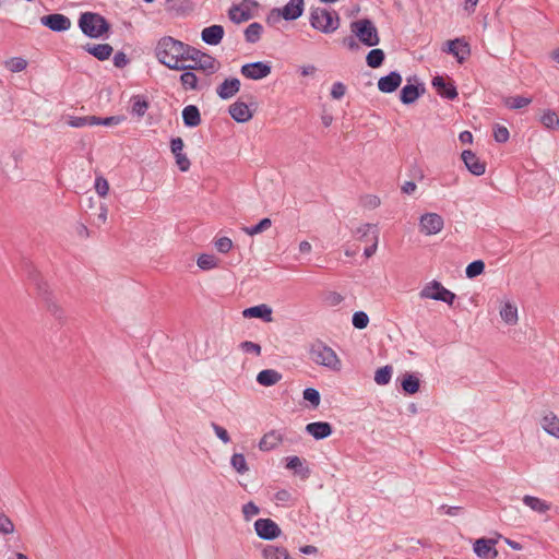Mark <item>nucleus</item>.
I'll list each match as a JSON object with an SVG mask.
<instances>
[{"instance_id": "nucleus-1", "label": "nucleus", "mask_w": 559, "mask_h": 559, "mask_svg": "<svg viewBox=\"0 0 559 559\" xmlns=\"http://www.w3.org/2000/svg\"><path fill=\"white\" fill-rule=\"evenodd\" d=\"M157 60L173 70H187L188 67L182 63L185 55L189 52V45L175 39L171 36L162 37L154 49Z\"/></svg>"}, {"instance_id": "nucleus-2", "label": "nucleus", "mask_w": 559, "mask_h": 559, "mask_svg": "<svg viewBox=\"0 0 559 559\" xmlns=\"http://www.w3.org/2000/svg\"><path fill=\"white\" fill-rule=\"evenodd\" d=\"M309 358L314 364L332 371L342 369V361L337 354L321 341L313 342L309 347Z\"/></svg>"}, {"instance_id": "nucleus-3", "label": "nucleus", "mask_w": 559, "mask_h": 559, "mask_svg": "<svg viewBox=\"0 0 559 559\" xmlns=\"http://www.w3.org/2000/svg\"><path fill=\"white\" fill-rule=\"evenodd\" d=\"M310 25L324 34L335 32L340 26V16L335 11L324 8H314L310 12Z\"/></svg>"}, {"instance_id": "nucleus-4", "label": "nucleus", "mask_w": 559, "mask_h": 559, "mask_svg": "<svg viewBox=\"0 0 559 559\" xmlns=\"http://www.w3.org/2000/svg\"><path fill=\"white\" fill-rule=\"evenodd\" d=\"M350 31L366 47H376L380 43L378 29L369 19L353 21L350 23Z\"/></svg>"}, {"instance_id": "nucleus-5", "label": "nucleus", "mask_w": 559, "mask_h": 559, "mask_svg": "<svg viewBox=\"0 0 559 559\" xmlns=\"http://www.w3.org/2000/svg\"><path fill=\"white\" fill-rule=\"evenodd\" d=\"M79 26L84 35L91 38H98L109 29V24L104 16L98 13H82L79 20Z\"/></svg>"}, {"instance_id": "nucleus-6", "label": "nucleus", "mask_w": 559, "mask_h": 559, "mask_svg": "<svg viewBox=\"0 0 559 559\" xmlns=\"http://www.w3.org/2000/svg\"><path fill=\"white\" fill-rule=\"evenodd\" d=\"M423 299H433L443 301L449 306L453 305L456 296L451 290L447 289L440 282L432 281L428 283L419 293Z\"/></svg>"}, {"instance_id": "nucleus-7", "label": "nucleus", "mask_w": 559, "mask_h": 559, "mask_svg": "<svg viewBox=\"0 0 559 559\" xmlns=\"http://www.w3.org/2000/svg\"><path fill=\"white\" fill-rule=\"evenodd\" d=\"M304 13V0H289L282 9L275 8L267 16V22L273 23L280 17L286 21H294Z\"/></svg>"}, {"instance_id": "nucleus-8", "label": "nucleus", "mask_w": 559, "mask_h": 559, "mask_svg": "<svg viewBox=\"0 0 559 559\" xmlns=\"http://www.w3.org/2000/svg\"><path fill=\"white\" fill-rule=\"evenodd\" d=\"M444 221L437 213H426L420 216L419 229L427 236L436 235L443 229Z\"/></svg>"}, {"instance_id": "nucleus-9", "label": "nucleus", "mask_w": 559, "mask_h": 559, "mask_svg": "<svg viewBox=\"0 0 559 559\" xmlns=\"http://www.w3.org/2000/svg\"><path fill=\"white\" fill-rule=\"evenodd\" d=\"M257 5L258 3L254 0H242L241 3L229 9V19L237 24L247 22L252 17L251 10Z\"/></svg>"}, {"instance_id": "nucleus-10", "label": "nucleus", "mask_w": 559, "mask_h": 559, "mask_svg": "<svg viewBox=\"0 0 559 559\" xmlns=\"http://www.w3.org/2000/svg\"><path fill=\"white\" fill-rule=\"evenodd\" d=\"M254 531L260 538L265 540H273L282 533L280 526L271 519H258L254 522Z\"/></svg>"}, {"instance_id": "nucleus-11", "label": "nucleus", "mask_w": 559, "mask_h": 559, "mask_svg": "<svg viewBox=\"0 0 559 559\" xmlns=\"http://www.w3.org/2000/svg\"><path fill=\"white\" fill-rule=\"evenodd\" d=\"M271 66L266 62L257 61L246 63L241 67L240 72L250 80H262L271 73Z\"/></svg>"}, {"instance_id": "nucleus-12", "label": "nucleus", "mask_w": 559, "mask_h": 559, "mask_svg": "<svg viewBox=\"0 0 559 559\" xmlns=\"http://www.w3.org/2000/svg\"><path fill=\"white\" fill-rule=\"evenodd\" d=\"M38 294L41 300L45 302L47 311L55 318L62 319L64 316V311L61 308V306L58 305L57 300L55 299L52 293L48 289V287L46 285H39Z\"/></svg>"}, {"instance_id": "nucleus-13", "label": "nucleus", "mask_w": 559, "mask_h": 559, "mask_svg": "<svg viewBox=\"0 0 559 559\" xmlns=\"http://www.w3.org/2000/svg\"><path fill=\"white\" fill-rule=\"evenodd\" d=\"M40 23L53 32H64L71 27L70 19L60 13L44 15Z\"/></svg>"}, {"instance_id": "nucleus-14", "label": "nucleus", "mask_w": 559, "mask_h": 559, "mask_svg": "<svg viewBox=\"0 0 559 559\" xmlns=\"http://www.w3.org/2000/svg\"><path fill=\"white\" fill-rule=\"evenodd\" d=\"M411 79L407 80V84L402 87L400 99L405 105H411L415 103L424 93L425 86L421 83L412 84ZM417 82V79H414Z\"/></svg>"}, {"instance_id": "nucleus-15", "label": "nucleus", "mask_w": 559, "mask_h": 559, "mask_svg": "<svg viewBox=\"0 0 559 559\" xmlns=\"http://www.w3.org/2000/svg\"><path fill=\"white\" fill-rule=\"evenodd\" d=\"M495 544L493 539L479 538L475 540L473 550L481 559L495 558L498 555Z\"/></svg>"}, {"instance_id": "nucleus-16", "label": "nucleus", "mask_w": 559, "mask_h": 559, "mask_svg": "<svg viewBox=\"0 0 559 559\" xmlns=\"http://www.w3.org/2000/svg\"><path fill=\"white\" fill-rule=\"evenodd\" d=\"M447 46L448 48L444 49V51L453 55L460 63H462L471 53L468 44L461 38L449 40Z\"/></svg>"}, {"instance_id": "nucleus-17", "label": "nucleus", "mask_w": 559, "mask_h": 559, "mask_svg": "<svg viewBox=\"0 0 559 559\" xmlns=\"http://www.w3.org/2000/svg\"><path fill=\"white\" fill-rule=\"evenodd\" d=\"M240 81L237 78L225 79L216 88V93L222 99H229L240 90Z\"/></svg>"}, {"instance_id": "nucleus-18", "label": "nucleus", "mask_w": 559, "mask_h": 559, "mask_svg": "<svg viewBox=\"0 0 559 559\" xmlns=\"http://www.w3.org/2000/svg\"><path fill=\"white\" fill-rule=\"evenodd\" d=\"M402 83V75L397 71H392L388 75L381 76L378 81V88L382 93H393Z\"/></svg>"}, {"instance_id": "nucleus-19", "label": "nucleus", "mask_w": 559, "mask_h": 559, "mask_svg": "<svg viewBox=\"0 0 559 559\" xmlns=\"http://www.w3.org/2000/svg\"><path fill=\"white\" fill-rule=\"evenodd\" d=\"M284 436L278 430H271L263 435L259 441V449L262 452H269L276 449L283 442Z\"/></svg>"}, {"instance_id": "nucleus-20", "label": "nucleus", "mask_w": 559, "mask_h": 559, "mask_svg": "<svg viewBox=\"0 0 559 559\" xmlns=\"http://www.w3.org/2000/svg\"><path fill=\"white\" fill-rule=\"evenodd\" d=\"M432 86L443 98L452 100L457 97L455 85L452 82H447L442 76H435L432 79Z\"/></svg>"}, {"instance_id": "nucleus-21", "label": "nucleus", "mask_w": 559, "mask_h": 559, "mask_svg": "<svg viewBox=\"0 0 559 559\" xmlns=\"http://www.w3.org/2000/svg\"><path fill=\"white\" fill-rule=\"evenodd\" d=\"M224 37V27L222 25H211L202 29L201 38L202 40L211 46L218 45Z\"/></svg>"}, {"instance_id": "nucleus-22", "label": "nucleus", "mask_w": 559, "mask_h": 559, "mask_svg": "<svg viewBox=\"0 0 559 559\" xmlns=\"http://www.w3.org/2000/svg\"><path fill=\"white\" fill-rule=\"evenodd\" d=\"M229 115L237 122L243 123L252 118V111L243 102H236L229 106Z\"/></svg>"}, {"instance_id": "nucleus-23", "label": "nucleus", "mask_w": 559, "mask_h": 559, "mask_svg": "<svg viewBox=\"0 0 559 559\" xmlns=\"http://www.w3.org/2000/svg\"><path fill=\"white\" fill-rule=\"evenodd\" d=\"M462 159L466 168L475 176H481L485 170V164L472 151H464L462 153Z\"/></svg>"}, {"instance_id": "nucleus-24", "label": "nucleus", "mask_w": 559, "mask_h": 559, "mask_svg": "<svg viewBox=\"0 0 559 559\" xmlns=\"http://www.w3.org/2000/svg\"><path fill=\"white\" fill-rule=\"evenodd\" d=\"M306 431L316 440H322L332 435V426L326 421H314L306 426Z\"/></svg>"}, {"instance_id": "nucleus-25", "label": "nucleus", "mask_w": 559, "mask_h": 559, "mask_svg": "<svg viewBox=\"0 0 559 559\" xmlns=\"http://www.w3.org/2000/svg\"><path fill=\"white\" fill-rule=\"evenodd\" d=\"M23 153L21 151H13L3 162L2 171L8 177H19L17 170L22 162Z\"/></svg>"}, {"instance_id": "nucleus-26", "label": "nucleus", "mask_w": 559, "mask_h": 559, "mask_svg": "<svg viewBox=\"0 0 559 559\" xmlns=\"http://www.w3.org/2000/svg\"><path fill=\"white\" fill-rule=\"evenodd\" d=\"M187 67H188L187 70H192V69L203 70L207 74H213L218 70L219 63L214 57H212L207 53H204V56L201 57L198 60V62L194 63V66H187Z\"/></svg>"}, {"instance_id": "nucleus-27", "label": "nucleus", "mask_w": 559, "mask_h": 559, "mask_svg": "<svg viewBox=\"0 0 559 559\" xmlns=\"http://www.w3.org/2000/svg\"><path fill=\"white\" fill-rule=\"evenodd\" d=\"M183 124L188 128H195L201 124V114L195 105H188L182 109Z\"/></svg>"}, {"instance_id": "nucleus-28", "label": "nucleus", "mask_w": 559, "mask_h": 559, "mask_svg": "<svg viewBox=\"0 0 559 559\" xmlns=\"http://www.w3.org/2000/svg\"><path fill=\"white\" fill-rule=\"evenodd\" d=\"M522 501L526 507L538 514H545L551 508V504L548 501L530 495H525L522 498Z\"/></svg>"}, {"instance_id": "nucleus-29", "label": "nucleus", "mask_w": 559, "mask_h": 559, "mask_svg": "<svg viewBox=\"0 0 559 559\" xmlns=\"http://www.w3.org/2000/svg\"><path fill=\"white\" fill-rule=\"evenodd\" d=\"M245 318H260L265 322L272 321V309L267 305H258L243 310Z\"/></svg>"}, {"instance_id": "nucleus-30", "label": "nucleus", "mask_w": 559, "mask_h": 559, "mask_svg": "<svg viewBox=\"0 0 559 559\" xmlns=\"http://www.w3.org/2000/svg\"><path fill=\"white\" fill-rule=\"evenodd\" d=\"M286 468L294 471V473L301 478H308L310 476V469L305 464V461L301 460L299 456H288L286 457Z\"/></svg>"}, {"instance_id": "nucleus-31", "label": "nucleus", "mask_w": 559, "mask_h": 559, "mask_svg": "<svg viewBox=\"0 0 559 559\" xmlns=\"http://www.w3.org/2000/svg\"><path fill=\"white\" fill-rule=\"evenodd\" d=\"M542 428L550 436L559 439V417L552 412L547 413L540 420Z\"/></svg>"}, {"instance_id": "nucleus-32", "label": "nucleus", "mask_w": 559, "mask_h": 559, "mask_svg": "<svg viewBox=\"0 0 559 559\" xmlns=\"http://www.w3.org/2000/svg\"><path fill=\"white\" fill-rule=\"evenodd\" d=\"M85 50L100 61L107 60L114 51L109 44L86 45Z\"/></svg>"}, {"instance_id": "nucleus-33", "label": "nucleus", "mask_w": 559, "mask_h": 559, "mask_svg": "<svg viewBox=\"0 0 559 559\" xmlns=\"http://www.w3.org/2000/svg\"><path fill=\"white\" fill-rule=\"evenodd\" d=\"M282 374L274 369H264L257 376V382L263 386H271L281 381Z\"/></svg>"}, {"instance_id": "nucleus-34", "label": "nucleus", "mask_w": 559, "mask_h": 559, "mask_svg": "<svg viewBox=\"0 0 559 559\" xmlns=\"http://www.w3.org/2000/svg\"><path fill=\"white\" fill-rule=\"evenodd\" d=\"M263 559H293L285 547L266 545L262 550Z\"/></svg>"}, {"instance_id": "nucleus-35", "label": "nucleus", "mask_w": 559, "mask_h": 559, "mask_svg": "<svg viewBox=\"0 0 559 559\" xmlns=\"http://www.w3.org/2000/svg\"><path fill=\"white\" fill-rule=\"evenodd\" d=\"M539 122L547 130L555 131L559 129V116L552 109L544 110L539 117Z\"/></svg>"}, {"instance_id": "nucleus-36", "label": "nucleus", "mask_w": 559, "mask_h": 559, "mask_svg": "<svg viewBox=\"0 0 559 559\" xmlns=\"http://www.w3.org/2000/svg\"><path fill=\"white\" fill-rule=\"evenodd\" d=\"M373 233L379 237V228L376 224H362L354 230L357 238L362 241H372Z\"/></svg>"}, {"instance_id": "nucleus-37", "label": "nucleus", "mask_w": 559, "mask_h": 559, "mask_svg": "<svg viewBox=\"0 0 559 559\" xmlns=\"http://www.w3.org/2000/svg\"><path fill=\"white\" fill-rule=\"evenodd\" d=\"M500 317L507 324L514 325L519 320L518 308L511 302H506L500 309Z\"/></svg>"}, {"instance_id": "nucleus-38", "label": "nucleus", "mask_w": 559, "mask_h": 559, "mask_svg": "<svg viewBox=\"0 0 559 559\" xmlns=\"http://www.w3.org/2000/svg\"><path fill=\"white\" fill-rule=\"evenodd\" d=\"M263 32V26L258 23L253 22L245 29V38L247 43L255 44L260 40L261 35Z\"/></svg>"}, {"instance_id": "nucleus-39", "label": "nucleus", "mask_w": 559, "mask_h": 559, "mask_svg": "<svg viewBox=\"0 0 559 559\" xmlns=\"http://www.w3.org/2000/svg\"><path fill=\"white\" fill-rule=\"evenodd\" d=\"M132 108L131 112L132 115L138 116L139 118L143 117L148 109V103L142 95H135L131 98Z\"/></svg>"}, {"instance_id": "nucleus-40", "label": "nucleus", "mask_w": 559, "mask_h": 559, "mask_svg": "<svg viewBox=\"0 0 559 559\" xmlns=\"http://www.w3.org/2000/svg\"><path fill=\"white\" fill-rule=\"evenodd\" d=\"M384 58V51L382 49L374 48L368 52L366 57V62L370 68L376 69L382 66Z\"/></svg>"}, {"instance_id": "nucleus-41", "label": "nucleus", "mask_w": 559, "mask_h": 559, "mask_svg": "<svg viewBox=\"0 0 559 559\" xmlns=\"http://www.w3.org/2000/svg\"><path fill=\"white\" fill-rule=\"evenodd\" d=\"M503 103L509 109H521L528 106L532 103V98L524 96H510L504 98Z\"/></svg>"}, {"instance_id": "nucleus-42", "label": "nucleus", "mask_w": 559, "mask_h": 559, "mask_svg": "<svg viewBox=\"0 0 559 559\" xmlns=\"http://www.w3.org/2000/svg\"><path fill=\"white\" fill-rule=\"evenodd\" d=\"M401 385L406 393L414 394L419 390V379L414 374L406 373Z\"/></svg>"}, {"instance_id": "nucleus-43", "label": "nucleus", "mask_w": 559, "mask_h": 559, "mask_svg": "<svg viewBox=\"0 0 559 559\" xmlns=\"http://www.w3.org/2000/svg\"><path fill=\"white\" fill-rule=\"evenodd\" d=\"M230 465L238 474H245L249 471L246 457L241 453H234L231 455Z\"/></svg>"}, {"instance_id": "nucleus-44", "label": "nucleus", "mask_w": 559, "mask_h": 559, "mask_svg": "<svg viewBox=\"0 0 559 559\" xmlns=\"http://www.w3.org/2000/svg\"><path fill=\"white\" fill-rule=\"evenodd\" d=\"M4 67L10 72L16 73L26 69L27 61L22 57H12L4 61Z\"/></svg>"}, {"instance_id": "nucleus-45", "label": "nucleus", "mask_w": 559, "mask_h": 559, "mask_svg": "<svg viewBox=\"0 0 559 559\" xmlns=\"http://www.w3.org/2000/svg\"><path fill=\"white\" fill-rule=\"evenodd\" d=\"M393 368L391 366H384L379 368L374 373V381L379 385H385L390 382L392 377Z\"/></svg>"}, {"instance_id": "nucleus-46", "label": "nucleus", "mask_w": 559, "mask_h": 559, "mask_svg": "<svg viewBox=\"0 0 559 559\" xmlns=\"http://www.w3.org/2000/svg\"><path fill=\"white\" fill-rule=\"evenodd\" d=\"M180 82L182 84V86L186 88V90H197L198 88V78L197 75L191 72V71H185L181 75H180Z\"/></svg>"}, {"instance_id": "nucleus-47", "label": "nucleus", "mask_w": 559, "mask_h": 559, "mask_svg": "<svg viewBox=\"0 0 559 559\" xmlns=\"http://www.w3.org/2000/svg\"><path fill=\"white\" fill-rule=\"evenodd\" d=\"M197 264L202 270H211L217 265V259L214 254L204 253L198 258Z\"/></svg>"}, {"instance_id": "nucleus-48", "label": "nucleus", "mask_w": 559, "mask_h": 559, "mask_svg": "<svg viewBox=\"0 0 559 559\" xmlns=\"http://www.w3.org/2000/svg\"><path fill=\"white\" fill-rule=\"evenodd\" d=\"M271 225L272 222L270 218H263L254 226L243 227V231L249 236H253L266 230L267 228L271 227Z\"/></svg>"}, {"instance_id": "nucleus-49", "label": "nucleus", "mask_w": 559, "mask_h": 559, "mask_svg": "<svg viewBox=\"0 0 559 559\" xmlns=\"http://www.w3.org/2000/svg\"><path fill=\"white\" fill-rule=\"evenodd\" d=\"M484 270L485 263L481 260H476L467 265L465 273L468 278H473L480 275L484 272Z\"/></svg>"}, {"instance_id": "nucleus-50", "label": "nucleus", "mask_w": 559, "mask_h": 559, "mask_svg": "<svg viewBox=\"0 0 559 559\" xmlns=\"http://www.w3.org/2000/svg\"><path fill=\"white\" fill-rule=\"evenodd\" d=\"M302 396L306 401L310 402L313 408H317L320 405V393L314 388H307L304 390Z\"/></svg>"}, {"instance_id": "nucleus-51", "label": "nucleus", "mask_w": 559, "mask_h": 559, "mask_svg": "<svg viewBox=\"0 0 559 559\" xmlns=\"http://www.w3.org/2000/svg\"><path fill=\"white\" fill-rule=\"evenodd\" d=\"M273 500L276 504L289 506L293 503V496L287 489H281L275 492Z\"/></svg>"}, {"instance_id": "nucleus-52", "label": "nucleus", "mask_w": 559, "mask_h": 559, "mask_svg": "<svg viewBox=\"0 0 559 559\" xmlns=\"http://www.w3.org/2000/svg\"><path fill=\"white\" fill-rule=\"evenodd\" d=\"M122 120H123V118L121 116H111V117H105V118L94 116L93 122H94V126L110 127V126H117V124L121 123Z\"/></svg>"}, {"instance_id": "nucleus-53", "label": "nucleus", "mask_w": 559, "mask_h": 559, "mask_svg": "<svg viewBox=\"0 0 559 559\" xmlns=\"http://www.w3.org/2000/svg\"><path fill=\"white\" fill-rule=\"evenodd\" d=\"M352 323L356 329L362 330L369 323V317L364 311H357L353 314Z\"/></svg>"}, {"instance_id": "nucleus-54", "label": "nucleus", "mask_w": 559, "mask_h": 559, "mask_svg": "<svg viewBox=\"0 0 559 559\" xmlns=\"http://www.w3.org/2000/svg\"><path fill=\"white\" fill-rule=\"evenodd\" d=\"M493 138L498 143H506L510 138L509 130L504 126L495 124Z\"/></svg>"}, {"instance_id": "nucleus-55", "label": "nucleus", "mask_w": 559, "mask_h": 559, "mask_svg": "<svg viewBox=\"0 0 559 559\" xmlns=\"http://www.w3.org/2000/svg\"><path fill=\"white\" fill-rule=\"evenodd\" d=\"M360 204L366 209L373 210V209H377L381 204V201L378 195L366 194V195L361 197Z\"/></svg>"}, {"instance_id": "nucleus-56", "label": "nucleus", "mask_w": 559, "mask_h": 559, "mask_svg": "<svg viewBox=\"0 0 559 559\" xmlns=\"http://www.w3.org/2000/svg\"><path fill=\"white\" fill-rule=\"evenodd\" d=\"M94 116H84V117H72L69 121V124L73 128H82L85 126H94Z\"/></svg>"}, {"instance_id": "nucleus-57", "label": "nucleus", "mask_w": 559, "mask_h": 559, "mask_svg": "<svg viewBox=\"0 0 559 559\" xmlns=\"http://www.w3.org/2000/svg\"><path fill=\"white\" fill-rule=\"evenodd\" d=\"M14 532L13 522L3 513H0V533L9 535Z\"/></svg>"}, {"instance_id": "nucleus-58", "label": "nucleus", "mask_w": 559, "mask_h": 559, "mask_svg": "<svg viewBox=\"0 0 559 559\" xmlns=\"http://www.w3.org/2000/svg\"><path fill=\"white\" fill-rule=\"evenodd\" d=\"M260 513L259 507L250 501L242 506V514L246 520H250L251 518L258 515Z\"/></svg>"}, {"instance_id": "nucleus-59", "label": "nucleus", "mask_w": 559, "mask_h": 559, "mask_svg": "<svg viewBox=\"0 0 559 559\" xmlns=\"http://www.w3.org/2000/svg\"><path fill=\"white\" fill-rule=\"evenodd\" d=\"M215 248L222 253H227L233 248V241L228 237H221L215 241Z\"/></svg>"}, {"instance_id": "nucleus-60", "label": "nucleus", "mask_w": 559, "mask_h": 559, "mask_svg": "<svg viewBox=\"0 0 559 559\" xmlns=\"http://www.w3.org/2000/svg\"><path fill=\"white\" fill-rule=\"evenodd\" d=\"M95 190L100 197H106L109 191V183L104 177L95 179Z\"/></svg>"}, {"instance_id": "nucleus-61", "label": "nucleus", "mask_w": 559, "mask_h": 559, "mask_svg": "<svg viewBox=\"0 0 559 559\" xmlns=\"http://www.w3.org/2000/svg\"><path fill=\"white\" fill-rule=\"evenodd\" d=\"M240 348L245 352V353H250V354H254L257 356H259L261 354V346L257 343H253V342H250V341H245L240 344Z\"/></svg>"}, {"instance_id": "nucleus-62", "label": "nucleus", "mask_w": 559, "mask_h": 559, "mask_svg": "<svg viewBox=\"0 0 559 559\" xmlns=\"http://www.w3.org/2000/svg\"><path fill=\"white\" fill-rule=\"evenodd\" d=\"M212 428H213V430H214V432H215L216 437H217L221 441H223L224 443H228V442L230 441V437H229V435H228L227 430H226L224 427H222V426H219V425H217V424L213 423V424H212Z\"/></svg>"}, {"instance_id": "nucleus-63", "label": "nucleus", "mask_w": 559, "mask_h": 559, "mask_svg": "<svg viewBox=\"0 0 559 559\" xmlns=\"http://www.w3.org/2000/svg\"><path fill=\"white\" fill-rule=\"evenodd\" d=\"M346 92V86L342 82H335L331 88V96L334 99H341Z\"/></svg>"}, {"instance_id": "nucleus-64", "label": "nucleus", "mask_w": 559, "mask_h": 559, "mask_svg": "<svg viewBox=\"0 0 559 559\" xmlns=\"http://www.w3.org/2000/svg\"><path fill=\"white\" fill-rule=\"evenodd\" d=\"M175 158H176V164L181 171L189 170L191 164L186 154L181 153V154L175 155Z\"/></svg>"}]
</instances>
